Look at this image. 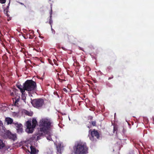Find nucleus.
<instances>
[{"label":"nucleus","mask_w":154,"mask_h":154,"mask_svg":"<svg viewBox=\"0 0 154 154\" xmlns=\"http://www.w3.org/2000/svg\"><path fill=\"white\" fill-rule=\"evenodd\" d=\"M54 123L52 120L49 118H43L39 122L40 131L45 134H50V130L53 127Z\"/></svg>","instance_id":"nucleus-1"},{"label":"nucleus","mask_w":154,"mask_h":154,"mask_svg":"<svg viewBox=\"0 0 154 154\" xmlns=\"http://www.w3.org/2000/svg\"><path fill=\"white\" fill-rule=\"evenodd\" d=\"M86 145L82 143H79L75 146V154H86L87 152Z\"/></svg>","instance_id":"nucleus-2"},{"label":"nucleus","mask_w":154,"mask_h":154,"mask_svg":"<svg viewBox=\"0 0 154 154\" xmlns=\"http://www.w3.org/2000/svg\"><path fill=\"white\" fill-rule=\"evenodd\" d=\"M24 88L25 91H28L34 90L36 87V82L32 80H28L23 84Z\"/></svg>","instance_id":"nucleus-3"},{"label":"nucleus","mask_w":154,"mask_h":154,"mask_svg":"<svg viewBox=\"0 0 154 154\" xmlns=\"http://www.w3.org/2000/svg\"><path fill=\"white\" fill-rule=\"evenodd\" d=\"M31 103L33 107L37 109L42 108L44 104L43 99L41 98L32 100Z\"/></svg>","instance_id":"nucleus-4"},{"label":"nucleus","mask_w":154,"mask_h":154,"mask_svg":"<svg viewBox=\"0 0 154 154\" xmlns=\"http://www.w3.org/2000/svg\"><path fill=\"white\" fill-rule=\"evenodd\" d=\"M89 133H90V134L88 135L90 140L92 141H96V139L94 138V137H96L97 139H98L100 137V134L98 131L95 129L91 131L90 129L89 131Z\"/></svg>","instance_id":"nucleus-5"},{"label":"nucleus","mask_w":154,"mask_h":154,"mask_svg":"<svg viewBox=\"0 0 154 154\" xmlns=\"http://www.w3.org/2000/svg\"><path fill=\"white\" fill-rule=\"evenodd\" d=\"M26 131L28 133H32L33 131V128L32 127L31 122L30 121H27L26 123Z\"/></svg>","instance_id":"nucleus-6"},{"label":"nucleus","mask_w":154,"mask_h":154,"mask_svg":"<svg viewBox=\"0 0 154 154\" xmlns=\"http://www.w3.org/2000/svg\"><path fill=\"white\" fill-rule=\"evenodd\" d=\"M45 134L43 132L40 131L39 129L38 133L36 134L33 135L32 137L33 139L38 140L41 139Z\"/></svg>","instance_id":"nucleus-7"},{"label":"nucleus","mask_w":154,"mask_h":154,"mask_svg":"<svg viewBox=\"0 0 154 154\" xmlns=\"http://www.w3.org/2000/svg\"><path fill=\"white\" fill-rule=\"evenodd\" d=\"M13 124H14L15 127H16L17 132L18 133L20 134L23 132V126L21 124L18 123V122H14Z\"/></svg>","instance_id":"nucleus-8"},{"label":"nucleus","mask_w":154,"mask_h":154,"mask_svg":"<svg viewBox=\"0 0 154 154\" xmlns=\"http://www.w3.org/2000/svg\"><path fill=\"white\" fill-rule=\"evenodd\" d=\"M5 134L9 139H11L13 140H15L16 139V135L11 134L10 132H7L5 133Z\"/></svg>","instance_id":"nucleus-9"},{"label":"nucleus","mask_w":154,"mask_h":154,"mask_svg":"<svg viewBox=\"0 0 154 154\" xmlns=\"http://www.w3.org/2000/svg\"><path fill=\"white\" fill-rule=\"evenodd\" d=\"M28 33L29 34V36H27V38H28L29 39H32L35 36L34 32L32 30H29Z\"/></svg>","instance_id":"nucleus-10"},{"label":"nucleus","mask_w":154,"mask_h":154,"mask_svg":"<svg viewBox=\"0 0 154 154\" xmlns=\"http://www.w3.org/2000/svg\"><path fill=\"white\" fill-rule=\"evenodd\" d=\"M30 148L31 149L30 154H36L38 152V150H36L34 146H31Z\"/></svg>","instance_id":"nucleus-11"},{"label":"nucleus","mask_w":154,"mask_h":154,"mask_svg":"<svg viewBox=\"0 0 154 154\" xmlns=\"http://www.w3.org/2000/svg\"><path fill=\"white\" fill-rule=\"evenodd\" d=\"M5 121L7 122L8 125L13 124V119L10 117H6L5 119Z\"/></svg>","instance_id":"nucleus-12"},{"label":"nucleus","mask_w":154,"mask_h":154,"mask_svg":"<svg viewBox=\"0 0 154 154\" xmlns=\"http://www.w3.org/2000/svg\"><path fill=\"white\" fill-rule=\"evenodd\" d=\"M22 93L21 95V98L23 100L24 102H26V97L27 94H25V91L24 92H21Z\"/></svg>","instance_id":"nucleus-13"},{"label":"nucleus","mask_w":154,"mask_h":154,"mask_svg":"<svg viewBox=\"0 0 154 154\" xmlns=\"http://www.w3.org/2000/svg\"><path fill=\"white\" fill-rule=\"evenodd\" d=\"M17 87L18 89H19L21 92H24V91H25V90L24 88V86L23 87L22 86L20 85H17Z\"/></svg>","instance_id":"nucleus-14"},{"label":"nucleus","mask_w":154,"mask_h":154,"mask_svg":"<svg viewBox=\"0 0 154 154\" xmlns=\"http://www.w3.org/2000/svg\"><path fill=\"white\" fill-rule=\"evenodd\" d=\"M32 127L33 128H35L36 125L37 124V122L35 119H33L32 120Z\"/></svg>","instance_id":"nucleus-15"},{"label":"nucleus","mask_w":154,"mask_h":154,"mask_svg":"<svg viewBox=\"0 0 154 154\" xmlns=\"http://www.w3.org/2000/svg\"><path fill=\"white\" fill-rule=\"evenodd\" d=\"M5 146V144L3 142L2 140L0 139V149H2Z\"/></svg>","instance_id":"nucleus-16"},{"label":"nucleus","mask_w":154,"mask_h":154,"mask_svg":"<svg viewBox=\"0 0 154 154\" xmlns=\"http://www.w3.org/2000/svg\"><path fill=\"white\" fill-rule=\"evenodd\" d=\"M51 9L50 11V17H52V5H51Z\"/></svg>","instance_id":"nucleus-17"},{"label":"nucleus","mask_w":154,"mask_h":154,"mask_svg":"<svg viewBox=\"0 0 154 154\" xmlns=\"http://www.w3.org/2000/svg\"><path fill=\"white\" fill-rule=\"evenodd\" d=\"M4 12L5 14H6L7 16H9V15L8 14V9H5L4 10Z\"/></svg>","instance_id":"nucleus-18"},{"label":"nucleus","mask_w":154,"mask_h":154,"mask_svg":"<svg viewBox=\"0 0 154 154\" xmlns=\"http://www.w3.org/2000/svg\"><path fill=\"white\" fill-rule=\"evenodd\" d=\"M96 122L95 121H92L91 122V124L94 126H96Z\"/></svg>","instance_id":"nucleus-19"},{"label":"nucleus","mask_w":154,"mask_h":154,"mask_svg":"<svg viewBox=\"0 0 154 154\" xmlns=\"http://www.w3.org/2000/svg\"><path fill=\"white\" fill-rule=\"evenodd\" d=\"M49 136L47 137V139L49 140H52V138L51 137V133H50V134H47Z\"/></svg>","instance_id":"nucleus-20"},{"label":"nucleus","mask_w":154,"mask_h":154,"mask_svg":"<svg viewBox=\"0 0 154 154\" xmlns=\"http://www.w3.org/2000/svg\"><path fill=\"white\" fill-rule=\"evenodd\" d=\"M50 20L49 21V23L51 25V27H52V24L53 23V21L52 20V17H50Z\"/></svg>","instance_id":"nucleus-21"},{"label":"nucleus","mask_w":154,"mask_h":154,"mask_svg":"<svg viewBox=\"0 0 154 154\" xmlns=\"http://www.w3.org/2000/svg\"><path fill=\"white\" fill-rule=\"evenodd\" d=\"M117 130V127L116 126L114 127L113 131V133H114L115 131H116Z\"/></svg>","instance_id":"nucleus-22"},{"label":"nucleus","mask_w":154,"mask_h":154,"mask_svg":"<svg viewBox=\"0 0 154 154\" xmlns=\"http://www.w3.org/2000/svg\"><path fill=\"white\" fill-rule=\"evenodd\" d=\"M6 2V0H0V3L1 4H4Z\"/></svg>","instance_id":"nucleus-23"},{"label":"nucleus","mask_w":154,"mask_h":154,"mask_svg":"<svg viewBox=\"0 0 154 154\" xmlns=\"http://www.w3.org/2000/svg\"><path fill=\"white\" fill-rule=\"evenodd\" d=\"M58 79L59 81L60 82H63V81H66L65 79H61L59 78H58Z\"/></svg>","instance_id":"nucleus-24"},{"label":"nucleus","mask_w":154,"mask_h":154,"mask_svg":"<svg viewBox=\"0 0 154 154\" xmlns=\"http://www.w3.org/2000/svg\"><path fill=\"white\" fill-rule=\"evenodd\" d=\"M48 62H49V63L51 64L52 65H53V63H52V61L50 59H48Z\"/></svg>","instance_id":"nucleus-25"},{"label":"nucleus","mask_w":154,"mask_h":154,"mask_svg":"<svg viewBox=\"0 0 154 154\" xmlns=\"http://www.w3.org/2000/svg\"><path fill=\"white\" fill-rule=\"evenodd\" d=\"M53 62H54V63L55 64H56V65H58V64L57 63V61H56L55 60V59H54V60H53Z\"/></svg>","instance_id":"nucleus-26"},{"label":"nucleus","mask_w":154,"mask_h":154,"mask_svg":"<svg viewBox=\"0 0 154 154\" xmlns=\"http://www.w3.org/2000/svg\"><path fill=\"white\" fill-rule=\"evenodd\" d=\"M112 69V68L111 66H109L108 67H107V69L108 70H110L111 69Z\"/></svg>","instance_id":"nucleus-27"},{"label":"nucleus","mask_w":154,"mask_h":154,"mask_svg":"<svg viewBox=\"0 0 154 154\" xmlns=\"http://www.w3.org/2000/svg\"><path fill=\"white\" fill-rule=\"evenodd\" d=\"M20 100V98L19 97L18 98H17L15 100V101H16V103L18 102Z\"/></svg>","instance_id":"nucleus-28"},{"label":"nucleus","mask_w":154,"mask_h":154,"mask_svg":"<svg viewBox=\"0 0 154 154\" xmlns=\"http://www.w3.org/2000/svg\"><path fill=\"white\" fill-rule=\"evenodd\" d=\"M107 85H108V86L109 87H111L112 86V85L109 83H108V84H107Z\"/></svg>","instance_id":"nucleus-29"},{"label":"nucleus","mask_w":154,"mask_h":154,"mask_svg":"<svg viewBox=\"0 0 154 154\" xmlns=\"http://www.w3.org/2000/svg\"><path fill=\"white\" fill-rule=\"evenodd\" d=\"M18 102L16 103V101H15V103H14V105L15 106H17V105H18Z\"/></svg>","instance_id":"nucleus-30"},{"label":"nucleus","mask_w":154,"mask_h":154,"mask_svg":"<svg viewBox=\"0 0 154 154\" xmlns=\"http://www.w3.org/2000/svg\"><path fill=\"white\" fill-rule=\"evenodd\" d=\"M113 78V76H112L111 77H109L108 78V80H110Z\"/></svg>","instance_id":"nucleus-31"},{"label":"nucleus","mask_w":154,"mask_h":154,"mask_svg":"<svg viewBox=\"0 0 154 154\" xmlns=\"http://www.w3.org/2000/svg\"><path fill=\"white\" fill-rule=\"evenodd\" d=\"M89 119L91 120H92L93 119V117L91 116L89 117Z\"/></svg>","instance_id":"nucleus-32"},{"label":"nucleus","mask_w":154,"mask_h":154,"mask_svg":"<svg viewBox=\"0 0 154 154\" xmlns=\"http://www.w3.org/2000/svg\"><path fill=\"white\" fill-rule=\"evenodd\" d=\"M9 5H8V6L7 7V8L6 9H8L9 8Z\"/></svg>","instance_id":"nucleus-33"},{"label":"nucleus","mask_w":154,"mask_h":154,"mask_svg":"<svg viewBox=\"0 0 154 154\" xmlns=\"http://www.w3.org/2000/svg\"><path fill=\"white\" fill-rule=\"evenodd\" d=\"M123 131L124 134L125 131L124 129H123Z\"/></svg>","instance_id":"nucleus-34"},{"label":"nucleus","mask_w":154,"mask_h":154,"mask_svg":"<svg viewBox=\"0 0 154 154\" xmlns=\"http://www.w3.org/2000/svg\"><path fill=\"white\" fill-rule=\"evenodd\" d=\"M10 2H11V0H9V3H8V5H9L10 4Z\"/></svg>","instance_id":"nucleus-35"},{"label":"nucleus","mask_w":154,"mask_h":154,"mask_svg":"<svg viewBox=\"0 0 154 154\" xmlns=\"http://www.w3.org/2000/svg\"><path fill=\"white\" fill-rule=\"evenodd\" d=\"M63 90H64V91H66V89L65 88H64L63 89Z\"/></svg>","instance_id":"nucleus-36"},{"label":"nucleus","mask_w":154,"mask_h":154,"mask_svg":"<svg viewBox=\"0 0 154 154\" xmlns=\"http://www.w3.org/2000/svg\"><path fill=\"white\" fill-rule=\"evenodd\" d=\"M21 4L22 5H24L23 3H21Z\"/></svg>","instance_id":"nucleus-37"},{"label":"nucleus","mask_w":154,"mask_h":154,"mask_svg":"<svg viewBox=\"0 0 154 154\" xmlns=\"http://www.w3.org/2000/svg\"><path fill=\"white\" fill-rule=\"evenodd\" d=\"M66 35L68 36V34H66Z\"/></svg>","instance_id":"nucleus-38"},{"label":"nucleus","mask_w":154,"mask_h":154,"mask_svg":"<svg viewBox=\"0 0 154 154\" xmlns=\"http://www.w3.org/2000/svg\"><path fill=\"white\" fill-rule=\"evenodd\" d=\"M60 77H61V78H62V77H61V75H60Z\"/></svg>","instance_id":"nucleus-39"},{"label":"nucleus","mask_w":154,"mask_h":154,"mask_svg":"<svg viewBox=\"0 0 154 154\" xmlns=\"http://www.w3.org/2000/svg\"><path fill=\"white\" fill-rule=\"evenodd\" d=\"M88 127L89 128H90L88 126Z\"/></svg>","instance_id":"nucleus-40"},{"label":"nucleus","mask_w":154,"mask_h":154,"mask_svg":"<svg viewBox=\"0 0 154 154\" xmlns=\"http://www.w3.org/2000/svg\"><path fill=\"white\" fill-rule=\"evenodd\" d=\"M57 75H59V74L58 73H57Z\"/></svg>","instance_id":"nucleus-41"}]
</instances>
